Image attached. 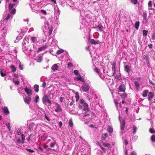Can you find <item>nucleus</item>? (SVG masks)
Wrapping results in <instances>:
<instances>
[{
	"mask_svg": "<svg viewBox=\"0 0 155 155\" xmlns=\"http://www.w3.org/2000/svg\"><path fill=\"white\" fill-rule=\"evenodd\" d=\"M9 12L11 13L14 14L16 10L15 8H9Z\"/></svg>",
	"mask_w": 155,
	"mask_h": 155,
	"instance_id": "obj_28",
	"label": "nucleus"
},
{
	"mask_svg": "<svg viewBox=\"0 0 155 155\" xmlns=\"http://www.w3.org/2000/svg\"><path fill=\"white\" fill-rule=\"evenodd\" d=\"M21 137L22 139V140L21 141V143H24V140H25V136L23 134H22L21 135Z\"/></svg>",
	"mask_w": 155,
	"mask_h": 155,
	"instance_id": "obj_35",
	"label": "nucleus"
},
{
	"mask_svg": "<svg viewBox=\"0 0 155 155\" xmlns=\"http://www.w3.org/2000/svg\"><path fill=\"white\" fill-rule=\"evenodd\" d=\"M41 12L44 15H46L47 14V12L45 10H41Z\"/></svg>",
	"mask_w": 155,
	"mask_h": 155,
	"instance_id": "obj_56",
	"label": "nucleus"
},
{
	"mask_svg": "<svg viewBox=\"0 0 155 155\" xmlns=\"http://www.w3.org/2000/svg\"><path fill=\"white\" fill-rule=\"evenodd\" d=\"M99 146H100V147H101V148L102 150L104 151V152H106V149H105V148H104L103 147H102L101 146V144L100 143H99Z\"/></svg>",
	"mask_w": 155,
	"mask_h": 155,
	"instance_id": "obj_53",
	"label": "nucleus"
},
{
	"mask_svg": "<svg viewBox=\"0 0 155 155\" xmlns=\"http://www.w3.org/2000/svg\"><path fill=\"white\" fill-rule=\"evenodd\" d=\"M56 144V142L54 141V142H51L50 144V146L51 147H53Z\"/></svg>",
	"mask_w": 155,
	"mask_h": 155,
	"instance_id": "obj_46",
	"label": "nucleus"
},
{
	"mask_svg": "<svg viewBox=\"0 0 155 155\" xmlns=\"http://www.w3.org/2000/svg\"><path fill=\"white\" fill-rule=\"evenodd\" d=\"M43 55V54H40L37 57V60L38 62H40L42 61V56Z\"/></svg>",
	"mask_w": 155,
	"mask_h": 155,
	"instance_id": "obj_23",
	"label": "nucleus"
},
{
	"mask_svg": "<svg viewBox=\"0 0 155 155\" xmlns=\"http://www.w3.org/2000/svg\"><path fill=\"white\" fill-rule=\"evenodd\" d=\"M43 32L45 33L48 32V34L50 35L52 33V28L51 27L49 28L48 26V21H45V28L43 29Z\"/></svg>",
	"mask_w": 155,
	"mask_h": 155,
	"instance_id": "obj_2",
	"label": "nucleus"
},
{
	"mask_svg": "<svg viewBox=\"0 0 155 155\" xmlns=\"http://www.w3.org/2000/svg\"><path fill=\"white\" fill-rule=\"evenodd\" d=\"M97 28L99 30H101L103 28V27L101 25H99L97 27Z\"/></svg>",
	"mask_w": 155,
	"mask_h": 155,
	"instance_id": "obj_51",
	"label": "nucleus"
},
{
	"mask_svg": "<svg viewBox=\"0 0 155 155\" xmlns=\"http://www.w3.org/2000/svg\"><path fill=\"white\" fill-rule=\"evenodd\" d=\"M10 67L12 72H15L16 71V69L14 65H11Z\"/></svg>",
	"mask_w": 155,
	"mask_h": 155,
	"instance_id": "obj_29",
	"label": "nucleus"
},
{
	"mask_svg": "<svg viewBox=\"0 0 155 155\" xmlns=\"http://www.w3.org/2000/svg\"><path fill=\"white\" fill-rule=\"evenodd\" d=\"M45 118L48 121H49L50 120V119L48 116H47L45 113Z\"/></svg>",
	"mask_w": 155,
	"mask_h": 155,
	"instance_id": "obj_50",
	"label": "nucleus"
},
{
	"mask_svg": "<svg viewBox=\"0 0 155 155\" xmlns=\"http://www.w3.org/2000/svg\"><path fill=\"white\" fill-rule=\"evenodd\" d=\"M131 2L133 3L134 4H136L137 3V0H131Z\"/></svg>",
	"mask_w": 155,
	"mask_h": 155,
	"instance_id": "obj_59",
	"label": "nucleus"
},
{
	"mask_svg": "<svg viewBox=\"0 0 155 155\" xmlns=\"http://www.w3.org/2000/svg\"><path fill=\"white\" fill-rule=\"evenodd\" d=\"M75 80H80L82 82H84V78H82L81 76H79L75 78Z\"/></svg>",
	"mask_w": 155,
	"mask_h": 155,
	"instance_id": "obj_19",
	"label": "nucleus"
},
{
	"mask_svg": "<svg viewBox=\"0 0 155 155\" xmlns=\"http://www.w3.org/2000/svg\"><path fill=\"white\" fill-rule=\"evenodd\" d=\"M124 70L128 73L130 72L131 70L130 67L128 65H125L124 66Z\"/></svg>",
	"mask_w": 155,
	"mask_h": 155,
	"instance_id": "obj_20",
	"label": "nucleus"
},
{
	"mask_svg": "<svg viewBox=\"0 0 155 155\" xmlns=\"http://www.w3.org/2000/svg\"><path fill=\"white\" fill-rule=\"evenodd\" d=\"M64 51V50L62 49H59L57 51L56 54H60L62 53Z\"/></svg>",
	"mask_w": 155,
	"mask_h": 155,
	"instance_id": "obj_38",
	"label": "nucleus"
},
{
	"mask_svg": "<svg viewBox=\"0 0 155 155\" xmlns=\"http://www.w3.org/2000/svg\"><path fill=\"white\" fill-rule=\"evenodd\" d=\"M6 125L7 127L9 130L10 131H11V127H10V124L9 123H7L5 124Z\"/></svg>",
	"mask_w": 155,
	"mask_h": 155,
	"instance_id": "obj_42",
	"label": "nucleus"
},
{
	"mask_svg": "<svg viewBox=\"0 0 155 155\" xmlns=\"http://www.w3.org/2000/svg\"><path fill=\"white\" fill-rule=\"evenodd\" d=\"M48 136L46 134H44L42 136H41V138L42 141H45L48 137Z\"/></svg>",
	"mask_w": 155,
	"mask_h": 155,
	"instance_id": "obj_26",
	"label": "nucleus"
},
{
	"mask_svg": "<svg viewBox=\"0 0 155 155\" xmlns=\"http://www.w3.org/2000/svg\"><path fill=\"white\" fill-rule=\"evenodd\" d=\"M140 25V22L139 21H136L134 25L135 28L136 29H138Z\"/></svg>",
	"mask_w": 155,
	"mask_h": 155,
	"instance_id": "obj_27",
	"label": "nucleus"
},
{
	"mask_svg": "<svg viewBox=\"0 0 155 155\" xmlns=\"http://www.w3.org/2000/svg\"><path fill=\"white\" fill-rule=\"evenodd\" d=\"M31 134H30L29 136L28 137L27 139V140L28 142H29L30 141V139L31 138Z\"/></svg>",
	"mask_w": 155,
	"mask_h": 155,
	"instance_id": "obj_62",
	"label": "nucleus"
},
{
	"mask_svg": "<svg viewBox=\"0 0 155 155\" xmlns=\"http://www.w3.org/2000/svg\"><path fill=\"white\" fill-rule=\"evenodd\" d=\"M28 40H27L26 39H25L22 42L23 47L22 48L24 51H28L29 50L30 51H33V48L29 49L28 47L27 48L26 46H28Z\"/></svg>",
	"mask_w": 155,
	"mask_h": 155,
	"instance_id": "obj_3",
	"label": "nucleus"
},
{
	"mask_svg": "<svg viewBox=\"0 0 155 155\" xmlns=\"http://www.w3.org/2000/svg\"><path fill=\"white\" fill-rule=\"evenodd\" d=\"M89 87L90 86L89 84L88 83H85L82 86L81 88L83 91L86 92L89 90Z\"/></svg>",
	"mask_w": 155,
	"mask_h": 155,
	"instance_id": "obj_5",
	"label": "nucleus"
},
{
	"mask_svg": "<svg viewBox=\"0 0 155 155\" xmlns=\"http://www.w3.org/2000/svg\"><path fill=\"white\" fill-rule=\"evenodd\" d=\"M107 131L109 133H111L113 132V129L111 127H108L107 128Z\"/></svg>",
	"mask_w": 155,
	"mask_h": 155,
	"instance_id": "obj_40",
	"label": "nucleus"
},
{
	"mask_svg": "<svg viewBox=\"0 0 155 155\" xmlns=\"http://www.w3.org/2000/svg\"><path fill=\"white\" fill-rule=\"evenodd\" d=\"M152 2L151 1H149L148 3V5L149 7H150L152 6Z\"/></svg>",
	"mask_w": 155,
	"mask_h": 155,
	"instance_id": "obj_64",
	"label": "nucleus"
},
{
	"mask_svg": "<svg viewBox=\"0 0 155 155\" xmlns=\"http://www.w3.org/2000/svg\"><path fill=\"white\" fill-rule=\"evenodd\" d=\"M152 38L153 39H155V33H153L152 36Z\"/></svg>",
	"mask_w": 155,
	"mask_h": 155,
	"instance_id": "obj_63",
	"label": "nucleus"
},
{
	"mask_svg": "<svg viewBox=\"0 0 155 155\" xmlns=\"http://www.w3.org/2000/svg\"><path fill=\"white\" fill-rule=\"evenodd\" d=\"M16 5V4L14 3L13 4H10L9 5L8 7L9 8H13V7Z\"/></svg>",
	"mask_w": 155,
	"mask_h": 155,
	"instance_id": "obj_45",
	"label": "nucleus"
},
{
	"mask_svg": "<svg viewBox=\"0 0 155 155\" xmlns=\"http://www.w3.org/2000/svg\"><path fill=\"white\" fill-rule=\"evenodd\" d=\"M150 132L152 134L155 133V131L152 128H150L149 130Z\"/></svg>",
	"mask_w": 155,
	"mask_h": 155,
	"instance_id": "obj_47",
	"label": "nucleus"
},
{
	"mask_svg": "<svg viewBox=\"0 0 155 155\" xmlns=\"http://www.w3.org/2000/svg\"><path fill=\"white\" fill-rule=\"evenodd\" d=\"M86 98L87 99V100H88L89 101H91V98L90 97L89 95L88 94H87L86 95Z\"/></svg>",
	"mask_w": 155,
	"mask_h": 155,
	"instance_id": "obj_54",
	"label": "nucleus"
},
{
	"mask_svg": "<svg viewBox=\"0 0 155 155\" xmlns=\"http://www.w3.org/2000/svg\"><path fill=\"white\" fill-rule=\"evenodd\" d=\"M38 149L40 150V151H43V148L41 147H38Z\"/></svg>",
	"mask_w": 155,
	"mask_h": 155,
	"instance_id": "obj_61",
	"label": "nucleus"
},
{
	"mask_svg": "<svg viewBox=\"0 0 155 155\" xmlns=\"http://www.w3.org/2000/svg\"><path fill=\"white\" fill-rule=\"evenodd\" d=\"M69 125L71 127H73V124L72 122V120L71 119L69 120Z\"/></svg>",
	"mask_w": 155,
	"mask_h": 155,
	"instance_id": "obj_34",
	"label": "nucleus"
},
{
	"mask_svg": "<svg viewBox=\"0 0 155 155\" xmlns=\"http://www.w3.org/2000/svg\"><path fill=\"white\" fill-rule=\"evenodd\" d=\"M94 71L96 72L98 74L100 77L102 79L104 80L105 79V78H106V76H104V75H103L102 74H100L99 72V70L97 68H96L94 69Z\"/></svg>",
	"mask_w": 155,
	"mask_h": 155,
	"instance_id": "obj_10",
	"label": "nucleus"
},
{
	"mask_svg": "<svg viewBox=\"0 0 155 155\" xmlns=\"http://www.w3.org/2000/svg\"><path fill=\"white\" fill-rule=\"evenodd\" d=\"M121 97L122 98L125 99V98H127V96L125 94L123 93V94L122 95H121Z\"/></svg>",
	"mask_w": 155,
	"mask_h": 155,
	"instance_id": "obj_48",
	"label": "nucleus"
},
{
	"mask_svg": "<svg viewBox=\"0 0 155 155\" xmlns=\"http://www.w3.org/2000/svg\"><path fill=\"white\" fill-rule=\"evenodd\" d=\"M74 74L76 75H78V71L77 70H75L74 71Z\"/></svg>",
	"mask_w": 155,
	"mask_h": 155,
	"instance_id": "obj_57",
	"label": "nucleus"
},
{
	"mask_svg": "<svg viewBox=\"0 0 155 155\" xmlns=\"http://www.w3.org/2000/svg\"><path fill=\"white\" fill-rule=\"evenodd\" d=\"M26 150L28 151H29V152H30L31 153H32L34 151L32 150H31L30 149H26Z\"/></svg>",
	"mask_w": 155,
	"mask_h": 155,
	"instance_id": "obj_60",
	"label": "nucleus"
},
{
	"mask_svg": "<svg viewBox=\"0 0 155 155\" xmlns=\"http://www.w3.org/2000/svg\"><path fill=\"white\" fill-rule=\"evenodd\" d=\"M135 85L137 89H138L139 88V84L137 81H136L134 82Z\"/></svg>",
	"mask_w": 155,
	"mask_h": 155,
	"instance_id": "obj_31",
	"label": "nucleus"
},
{
	"mask_svg": "<svg viewBox=\"0 0 155 155\" xmlns=\"http://www.w3.org/2000/svg\"><path fill=\"white\" fill-rule=\"evenodd\" d=\"M112 65V70L113 71V75L114 76V77H116L115 75L116 73V68L115 64H113Z\"/></svg>",
	"mask_w": 155,
	"mask_h": 155,
	"instance_id": "obj_22",
	"label": "nucleus"
},
{
	"mask_svg": "<svg viewBox=\"0 0 155 155\" xmlns=\"http://www.w3.org/2000/svg\"><path fill=\"white\" fill-rule=\"evenodd\" d=\"M75 98L76 99V101L77 102H78V101H79V94L77 92H76L75 93Z\"/></svg>",
	"mask_w": 155,
	"mask_h": 155,
	"instance_id": "obj_36",
	"label": "nucleus"
},
{
	"mask_svg": "<svg viewBox=\"0 0 155 155\" xmlns=\"http://www.w3.org/2000/svg\"><path fill=\"white\" fill-rule=\"evenodd\" d=\"M78 107L87 113L89 111L87 104L83 99H80L78 102Z\"/></svg>",
	"mask_w": 155,
	"mask_h": 155,
	"instance_id": "obj_1",
	"label": "nucleus"
},
{
	"mask_svg": "<svg viewBox=\"0 0 155 155\" xmlns=\"http://www.w3.org/2000/svg\"><path fill=\"white\" fill-rule=\"evenodd\" d=\"M89 41L90 42L93 44L96 45L99 43V41L97 40H95L93 39H89Z\"/></svg>",
	"mask_w": 155,
	"mask_h": 155,
	"instance_id": "obj_14",
	"label": "nucleus"
},
{
	"mask_svg": "<svg viewBox=\"0 0 155 155\" xmlns=\"http://www.w3.org/2000/svg\"><path fill=\"white\" fill-rule=\"evenodd\" d=\"M119 120L120 122V129L121 130H123L124 129L125 125V122L124 120L123 119L122 120H120V118H119Z\"/></svg>",
	"mask_w": 155,
	"mask_h": 155,
	"instance_id": "obj_11",
	"label": "nucleus"
},
{
	"mask_svg": "<svg viewBox=\"0 0 155 155\" xmlns=\"http://www.w3.org/2000/svg\"><path fill=\"white\" fill-rule=\"evenodd\" d=\"M39 86L38 85L35 84L34 86V89L35 91L38 92L39 91Z\"/></svg>",
	"mask_w": 155,
	"mask_h": 155,
	"instance_id": "obj_32",
	"label": "nucleus"
},
{
	"mask_svg": "<svg viewBox=\"0 0 155 155\" xmlns=\"http://www.w3.org/2000/svg\"><path fill=\"white\" fill-rule=\"evenodd\" d=\"M2 109L4 113L6 114H9V112L8 111V109L7 107H4L2 108Z\"/></svg>",
	"mask_w": 155,
	"mask_h": 155,
	"instance_id": "obj_17",
	"label": "nucleus"
},
{
	"mask_svg": "<svg viewBox=\"0 0 155 155\" xmlns=\"http://www.w3.org/2000/svg\"><path fill=\"white\" fill-rule=\"evenodd\" d=\"M39 99V96L38 95H36L35 97L34 101L36 103H37L38 102Z\"/></svg>",
	"mask_w": 155,
	"mask_h": 155,
	"instance_id": "obj_33",
	"label": "nucleus"
},
{
	"mask_svg": "<svg viewBox=\"0 0 155 155\" xmlns=\"http://www.w3.org/2000/svg\"><path fill=\"white\" fill-rule=\"evenodd\" d=\"M43 102L45 104L46 103H48L49 104H51V102L49 100L48 97L47 95H46L45 97H43Z\"/></svg>",
	"mask_w": 155,
	"mask_h": 155,
	"instance_id": "obj_6",
	"label": "nucleus"
},
{
	"mask_svg": "<svg viewBox=\"0 0 155 155\" xmlns=\"http://www.w3.org/2000/svg\"><path fill=\"white\" fill-rule=\"evenodd\" d=\"M57 43V41L55 39L53 38V40L52 42V44L54 45H56Z\"/></svg>",
	"mask_w": 155,
	"mask_h": 155,
	"instance_id": "obj_41",
	"label": "nucleus"
},
{
	"mask_svg": "<svg viewBox=\"0 0 155 155\" xmlns=\"http://www.w3.org/2000/svg\"><path fill=\"white\" fill-rule=\"evenodd\" d=\"M148 90H144L142 94V96L143 97H146L148 95Z\"/></svg>",
	"mask_w": 155,
	"mask_h": 155,
	"instance_id": "obj_18",
	"label": "nucleus"
},
{
	"mask_svg": "<svg viewBox=\"0 0 155 155\" xmlns=\"http://www.w3.org/2000/svg\"><path fill=\"white\" fill-rule=\"evenodd\" d=\"M13 82L15 84L18 85L19 84V81L18 80H14Z\"/></svg>",
	"mask_w": 155,
	"mask_h": 155,
	"instance_id": "obj_52",
	"label": "nucleus"
},
{
	"mask_svg": "<svg viewBox=\"0 0 155 155\" xmlns=\"http://www.w3.org/2000/svg\"><path fill=\"white\" fill-rule=\"evenodd\" d=\"M24 90L28 96H30L32 94V91L31 89L26 87L24 89Z\"/></svg>",
	"mask_w": 155,
	"mask_h": 155,
	"instance_id": "obj_9",
	"label": "nucleus"
},
{
	"mask_svg": "<svg viewBox=\"0 0 155 155\" xmlns=\"http://www.w3.org/2000/svg\"><path fill=\"white\" fill-rule=\"evenodd\" d=\"M107 136V133H106L102 135L101 138L102 140H105Z\"/></svg>",
	"mask_w": 155,
	"mask_h": 155,
	"instance_id": "obj_30",
	"label": "nucleus"
},
{
	"mask_svg": "<svg viewBox=\"0 0 155 155\" xmlns=\"http://www.w3.org/2000/svg\"><path fill=\"white\" fill-rule=\"evenodd\" d=\"M18 62H19V69L20 70H22L23 69V65H22L20 62V61H18Z\"/></svg>",
	"mask_w": 155,
	"mask_h": 155,
	"instance_id": "obj_39",
	"label": "nucleus"
},
{
	"mask_svg": "<svg viewBox=\"0 0 155 155\" xmlns=\"http://www.w3.org/2000/svg\"><path fill=\"white\" fill-rule=\"evenodd\" d=\"M68 67H69V68H70L71 67L73 66L72 63L71 62L69 63L68 64Z\"/></svg>",
	"mask_w": 155,
	"mask_h": 155,
	"instance_id": "obj_58",
	"label": "nucleus"
},
{
	"mask_svg": "<svg viewBox=\"0 0 155 155\" xmlns=\"http://www.w3.org/2000/svg\"><path fill=\"white\" fill-rule=\"evenodd\" d=\"M148 31L145 30H143V35L145 36L147 35Z\"/></svg>",
	"mask_w": 155,
	"mask_h": 155,
	"instance_id": "obj_44",
	"label": "nucleus"
},
{
	"mask_svg": "<svg viewBox=\"0 0 155 155\" xmlns=\"http://www.w3.org/2000/svg\"><path fill=\"white\" fill-rule=\"evenodd\" d=\"M11 16V15L9 13L7 15V16L5 18V19L4 20L3 24L5 25H6V23L8 21V20L10 18Z\"/></svg>",
	"mask_w": 155,
	"mask_h": 155,
	"instance_id": "obj_12",
	"label": "nucleus"
},
{
	"mask_svg": "<svg viewBox=\"0 0 155 155\" xmlns=\"http://www.w3.org/2000/svg\"><path fill=\"white\" fill-rule=\"evenodd\" d=\"M0 74H1V76L2 77L5 76L6 75V73L3 72L2 71H1Z\"/></svg>",
	"mask_w": 155,
	"mask_h": 155,
	"instance_id": "obj_49",
	"label": "nucleus"
},
{
	"mask_svg": "<svg viewBox=\"0 0 155 155\" xmlns=\"http://www.w3.org/2000/svg\"><path fill=\"white\" fill-rule=\"evenodd\" d=\"M137 128L136 127L134 126L133 128H132V130H133V133L134 134H135L136 132V131L137 130Z\"/></svg>",
	"mask_w": 155,
	"mask_h": 155,
	"instance_id": "obj_37",
	"label": "nucleus"
},
{
	"mask_svg": "<svg viewBox=\"0 0 155 155\" xmlns=\"http://www.w3.org/2000/svg\"><path fill=\"white\" fill-rule=\"evenodd\" d=\"M103 145L104 146L107 147L109 149H110L111 148V146L109 143H103Z\"/></svg>",
	"mask_w": 155,
	"mask_h": 155,
	"instance_id": "obj_25",
	"label": "nucleus"
},
{
	"mask_svg": "<svg viewBox=\"0 0 155 155\" xmlns=\"http://www.w3.org/2000/svg\"><path fill=\"white\" fill-rule=\"evenodd\" d=\"M51 69L54 71L58 70V66L57 65V64H54L52 66Z\"/></svg>",
	"mask_w": 155,
	"mask_h": 155,
	"instance_id": "obj_21",
	"label": "nucleus"
},
{
	"mask_svg": "<svg viewBox=\"0 0 155 155\" xmlns=\"http://www.w3.org/2000/svg\"><path fill=\"white\" fill-rule=\"evenodd\" d=\"M91 150L90 149L88 150H84L81 153V155H90Z\"/></svg>",
	"mask_w": 155,
	"mask_h": 155,
	"instance_id": "obj_8",
	"label": "nucleus"
},
{
	"mask_svg": "<svg viewBox=\"0 0 155 155\" xmlns=\"http://www.w3.org/2000/svg\"><path fill=\"white\" fill-rule=\"evenodd\" d=\"M118 90L119 91L124 92L125 90V87L124 85L123 84L120 85L118 88Z\"/></svg>",
	"mask_w": 155,
	"mask_h": 155,
	"instance_id": "obj_15",
	"label": "nucleus"
},
{
	"mask_svg": "<svg viewBox=\"0 0 155 155\" xmlns=\"http://www.w3.org/2000/svg\"><path fill=\"white\" fill-rule=\"evenodd\" d=\"M102 153L101 151L100 150H98L97 152V155H99V154L102 155Z\"/></svg>",
	"mask_w": 155,
	"mask_h": 155,
	"instance_id": "obj_55",
	"label": "nucleus"
},
{
	"mask_svg": "<svg viewBox=\"0 0 155 155\" xmlns=\"http://www.w3.org/2000/svg\"><path fill=\"white\" fill-rule=\"evenodd\" d=\"M148 99L149 101H150L151 100V99L153 96V94L152 92H149L148 95Z\"/></svg>",
	"mask_w": 155,
	"mask_h": 155,
	"instance_id": "obj_13",
	"label": "nucleus"
},
{
	"mask_svg": "<svg viewBox=\"0 0 155 155\" xmlns=\"http://www.w3.org/2000/svg\"><path fill=\"white\" fill-rule=\"evenodd\" d=\"M151 139L152 141L155 142V135H153L151 138Z\"/></svg>",
	"mask_w": 155,
	"mask_h": 155,
	"instance_id": "obj_43",
	"label": "nucleus"
},
{
	"mask_svg": "<svg viewBox=\"0 0 155 155\" xmlns=\"http://www.w3.org/2000/svg\"><path fill=\"white\" fill-rule=\"evenodd\" d=\"M31 42L34 43L37 41V38L35 37H31Z\"/></svg>",
	"mask_w": 155,
	"mask_h": 155,
	"instance_id": "obj_24",
	"label": "nucleus"
},
{
	"mask_svg": "<svg viewBox=\"0 0 155 155\" xmlns=\"http://www.w3.org/2000/svg\"><path fill=\"white\" fill-rule=\"evenodd\" d=\"M25 102L27 104H29L31 101V98L30 97H26L25 98H24Z\"/></svg>",
	"mask_w": 155,
	"mask_h": 155,
	"instance_id": "obj_16",
	"label": "nucleus"
},
{
	"mask_svg": "<svg viewBox=\"0 0 155 155\" xmlns=\"http://www.w3.org/2000/svg\"><path fill=\"white\" fill-rule=\"evenodd\" d=\"M104 80L108 86H111L113 84L114 81L112 79L106 77Z\"/></svg>",
	"mask_w": 155,
	"mask_h": 155,
	"instance_id": "obj_4",
	"label": "nucleus"
},
{
	"mask_svg": "<svg viewBox=\"0 0 155 155\" xmlns=\"http://www.w3.org/2000/svg\"><path fill=\"white\" fill-rule=\"evenodd\" d=\"M55 105L56 106V108L55 110V111L57 113L60 112L62 110V108L61 106L58 103H55Z\"/></svg>",
	"mask_w": 155,
	"mask_h": 155,
	"instance_id": "obj_7",
	"label": "nucleus"
}]
</instances>
